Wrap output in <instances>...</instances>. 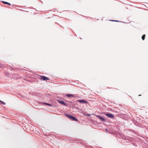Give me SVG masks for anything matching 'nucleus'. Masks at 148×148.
I'll return each mask as SVG.
<instances>
[{
	"mask_svg": "<svg viewBox=\"0 0 148 148\" xmlns=\"http://www.w3.org/2000/svg\"><path fill=\"white\" fill-rule=\"evenodd\" d=\"M66 116L69 118L74 121H77V119L74 116H72L69 114H66Z\"/></svg>",
	"mask_w": 148,
	"mask_h": 148,
	"instance_id": "f257e3e1",
	"label": "nucleus"
},
{
	"mask_svg": "<svg viewBox=\"0 0 148 148\" xmlns=\"http://www.w3.org/2000/svg\"><path fill=\"white\" fill-rule=\"evenodd\" d=\"M105 115L109 118H113L114 117V115L112 114L106 113Z\"/></svg>",
	"mask_w": 148,
	"mask_h": 148,
	"instance_id": "f03ea898",
	"label": "nucleus"
},
{
	"mask_svg": "<svg viewBox=\"0 0 148 148\" xmlns=\"http://www.w3.org/2000/svg\"><path fill=\"white\" fill-rule=\"evenodd\" d=\"M97 117L98 118H99L103 122H105V120L104 118L102 116L99 115H97Z\"/></svg>",
	"mask_w": 148,
	"mask_h": 148,
	"instance_id": "7ed1b4c3",
	"label": "nucleus"
},
{
	"mask_svg": "<svg viewBox=\"0 0 148 148\" xmlns=\"http://www.w3.org/2000/svg\"><path fill=\"white\" fill-rule=\"evenodd\" d=\"M40 79H43L44 80H49V79L48 77L43 76H40Z\"/></svg>",
	"mask_w": 148,
	"mask_h": 148,
	"instance_id": "20e7f679",
	"label": "nucleus"
},
{
	"mask_svg": "<svg viewBox=\"0 0 148 148\" xmlns=\"http://www.w3.org/2000/svg\"><path fill=\"white\" fill-rule=\"evenodd\" d=\"M77 101L80 103H87V101L84 100H78Z\"/></svg>",
	"mask_w": 148,
	"mask_h": 148,
	"instance_id": "39448f33",
	"label": "nucleus"
},
{
	"mask_svg": "<svg viewBox=\"0 0 148 148\" xmlns=\"http://www.w3.org/2000/svg\"><path fill=\"white\" fill-rule=\"evenodd\" d=\"M58 103H61V104L64 105L66 106V104L63 101L61 100H58Z\"/></svg>",
	"mask_w": 148,
	"mask_h": 148,
	"instance_id": "423d86ee",
	"label": "nucleus"
},
{
	"mask_svg": "<svg viewBox=\"0 0 148 148\" xmlns=\"http://www.w3.org/2000/svg\"><path fill=\"white\" fill-rule=\"evenodd\" d=\"M66 96L70 98H71L72 97H74V96L73 95L70 94H66Z\"/></svg>",
	"mask_w": 148,
	"mask_h": 148,
	"instance_id": "0eeeda50",
	"label": "nucleus"
},
{
	"mask_svg": "<svg viewBox=\"0 0 148 148\" xmlns=\"http://www.w3.org/2000/svg\"><path fill=\"white\" fill-rule=\"evenodd\" d=\"M2 3H3L5 4H8V5H11V4L10 3H8L7 2H5V1H2Z\"/></svg>",
	"mask_w": 148,
	"mask_h": 148,
	"instance_id": "6e6552de",
	"label": "nucleus"
},
{
	"mask_svg": "<svg viewBox=\"0 0 148 148\" xmlns=\"http://www.w3.org/2000/svg\"><path fill=\"white\" fill-rule=\"evenodd\" d=\"M0 103L2 105H5V103L3 101L1 100H0Z\"/></svg>",
	"mask_w": 148,
	"mask_h": 148,
	"instance_id": "1a4fd4ad",
	"label": "nucleus"
},
{
	"mask_svg": "<svg viewBox=\"0 0 148 148\" xmlns=\"http://www.w3.org/2000/svg\"><path fill=\"white\" fill-rule=\"evenodd\" d=\"M145 34H144L142 36V38L143 40H144V39H145Z\"/></svg>",
	"mask_w": 148,
	"mask_h": 148,
	"instance_id": "9d476101",
	"label": "nucleus"
},
{
	"mask_svg": "<svg viewBox=\"0 0 148 148\" xmlns=\"http://www.w3.org/2000/svg\"><path fill=\"white\" fill-rule=\"evenodd\" d=\"M44 103L45 104V105H47L48 106H51V105L50 104H49V103Z\"/></svg>",
	"mask_w": 148,
	"mask_h": 148,
	"instance_id": "9b49d317",
	"label": "nucleus"
},
{
	"mask_svg": "<svg viewBox=\"0 0 148 148\" xmlns=\"http://www.w3.org/2000/svg\"><path fill=\"white\" fill-rule=\"evenodd\" d=\"M110 21H112L119 22V21H117V20H110Z\"/></svg>",
	"mask_w": 148,
	"mask_h": 148,
	"instance_id": "f8f14e48",
	"label": "nucleus"
},
{
	"mask_svg": "<svg viewBox=\"0 0 148 148\" xmlns=\"http://www.w3.org/2000/svg\"><path fill=\"white\" fill-rule=\"evenodd\" d=\"M141 95H138V96H141Z\"/></svg>",
	"mask_w": 148,
	"mask_h": 148,
	"instance_id": "ddd939ff",
	"label": "nucleus"
},
{
	"mask_svg": "<svg viewBox=\"0 0 148 148\" xmlns=\"http://www.w3.org/2000/svg\"><path fill=\"white\" fill-rule=\"evenodd\" d=\"M1 67H1H2L1 66V67Z\"/></svg>",
	"mask_w": 148,
	"mask_h": 148,
	"instance_id": "4468645a",
	"label": "nucleus"
}]
</instances>
